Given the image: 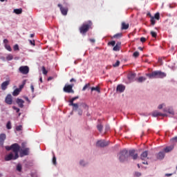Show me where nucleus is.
Listing matches in <instances>:
<instances>
[{
    "instance_id": "58836bf2",
    "label": "nucleus",
    "mask_w": 177,
    "mask_h": 177,
    "mask_svg": "<svg viewBox=\"0 0 177 177\" xmlns=\"http://www.w3.org/2000/svg\"><path fill=\"white\" fill-rule=\"evenodd\" d=\"M91 86V84L88 83L86 84L82 88V91H86L87 88H89Z\"/></svg>"
},
{
    "instance_id": "f3484780",
    "label": "nucleus",
    "mask_w": 177,
    "mask_h": 177,
    "mask_svg": "<svg viewBox=\"0 0 177 177\" xmlns=\"http://www.w3.org/2000/svg\"><path fill=\"white\" fill-rule=\"evenodd\" d=\"M156 156L157 160H162L164 159V157H165V153L162 151H160Z\"/></svg>"
},
{
    "instance_id": "aec40b11",
    "label": "nucleus",
    "mask_w": 177,
    "mask_h": 177,
    "mask_svg": "<svg viewBox=\"0 0 177 177\" xmlns=\"http://www.w3.org/2000/svg\"><path fill=\"white\" fill-rule=\"evenodd\" d=\"M128 28H129V24L122 22L121 30H128Z\"/></svg>"
},
{
    "instance_id": "0eeeda50",
    "label": "nucleus",
    "mask_w": 177,
    "mask_h": 177,
    "mask_svg": "<svg viewBox=\"0 0 177 177\" xmlns=\"http://www.w3.org/2000/svg\"><path fill=\"white\" fill-rule=\"evenodd\" d=\"M19 71L21 74L27 75L30 71V68L27 66H22L19 67Z\"/></svg>"
},
{
    "instance_id": "1a4fd4ad",
    "label": "nucleus",
    "mask_w": 177,
    "mask_h": 177,
    "mask_svg": "<svg viewBox=\"0 0 177 177\" xmlns=\"http://www.w3.org/2000/svg\"><path fill=\"white\" fill-rule=\"evenodd\" d=\"M129 156L133 158V160H137L138 159V153H136L135 149H131L129 151Z\"/></svg>"
},
{
    "instance_id": "338daca9",
    "label": "nucleus",
    "mask_w": 177,
    "mask_h": 177,
    "mask_svg": "<svg viewBox=\"0 0 177 177\" xmlns=\"http://www.w3.org/2000/svg\"><path fill=\"white\" fill-rule=\"evenodd\" d=\"M30 89H31L32 92H34V86L33 85L30 86Z\"/></svg>"
},
{
    "instance_id": "37998d69",
    "label": "nucleus",
    "mask_w": 177,
    "mask_h": 177,
    "mask_svg": "<svg viewBox=\"0 0 177 177\" xmlns=\"http://www.w3.org/2000/svg\"><path fill=\"white\" fill-rule=\"evenodd\" d=\"M108 45H111V46H115V41H111L109 42Z\"/></svg>"
},
{
    "instance_id": "864d4df0",
    "label": "nucleus",
    "mask_w": 177,
    "mask_h": 177,
    "mask_svg": "<svg viewBox=\"0 0 177 177\" xmlns=\"http://www.w3.org/2000/svg\"><path fill=\"white\" fill-rule=\"evenodd\" d=\"M29 42L30 45H33V46H35V40H29Z\"/></svg>"
},
{
    "instance_id": "49530a36",
    "label": "nucleus",
    "mask_w": 177,
    "mask_h": 177,
    "mask_svg": "<svg viewBox=\"0 0 177 177\" xmlns=\"http://www.w3.org/2000/svg\"><path fill=\"white\" fill-rule=\"evenodd\" d=\"M135 176H136V177L142 176V173H140L139 171H136L135 173Z\"/></svg>"
},
{
    "instance_id": "393cba45",
    "label": "nucleus",
    "mask_w": 177,
    "mask_h": 177,
    "mask_svg": "<svg viewBox=\"0 0 177 177\" xmlns=\"http://www.w3.org/2000/svg\"><path fill=\"white\" fill-rule=\"evenodd\" d=\"M14 12L16 13V15H21V12H23V10L21 8L15 9Z\"/></svg>"
},
{
    "instance_id": "2eb2a0df",
    "label": "nucleus",
    "mask_w": 177,
    "mask_h": 177,
    "mask_svg": "<svg viewBox=\"0 0 177 177\" xmlns=\"http://www.w3.org/2000/svg\"><path fill=\"white\" fill-rule=\"evenodd\" d=\"M16 103L21 109H23V107H24V100H23L22 99L17 98L16 100Z\"/></svg>"
},
{
    "instance_id": "4468645a",
    "label": "nucleus",
    "mask_w": 177,
    "mask_h": 177,
    "mask_svg": "<svg viewBox=\"0 0 177 177\" xmlns=\"http://www.w3.org/2000/svg\"><path fill=\"white\" fill-rule=\"evenodd\" d=\"M5 140H6V134L1 133L0 134V146H3V143H5Z\"/></svg>"
},
{
    "instance_id": "e433bc0d",
    "label": "nucleus",
    "mask_w": 177,
    "mask_h": 177,
    "mask_svg": "<svg viewBox=\"0 0 177 177\" xmlns=\"http://www.w3.org/2000/svg\"><path fill=\"white\" fill-rule=\"evenodd\" d=\"M78 107H79L78 104H75L73 105V110L74 111H77V110H78Z\"/></svg>"
},
{
    "instance_id": "39448f33",
    "label": "nucleus",
    "mask_w": 177,
    "mask_h": 177,
    "mask_svg": "<svg viewBox=\"0 0 177 177\" xmlns=\"http://www.w3.org/2000/svg\"><path fill=\"white\" fill-rule=\"evenodd\" d=\"M74 87V84H66L63 88L64 92L66 93H74V90L73 88Z\"/></svg>"
},
{
    "instance_id": "dca6fc26",
    "label": "nucleus",
    "mask_w": 177,
    "mask_h": 177,
    "mask_svg": "<svg viewBox=\"0 0 177 177\" xmlns=\"http://www.w3.org/2000/svg\"><path fill=\"white\" fill-rule=\"evenodd\" d=\"M147 156H149V153L147 152V151H145L141 153L140 159L142 160H149V158L147 157Z\"/></svg>"
},
{
    "instance_id": "0e129e2a",
    "label": "nucleus",
    "mask_w": 177,
    "mask_h": 177,
    "mask_svg": "<svg viewBox=\"0 0 177 177\" xmlns=\"http://www.w3.org/2000/svg\"><path fill=\"white\" fill-rule=\"evenodd\" d=\"M162 106H164V104H160L158 107V109H159L160 110H161V109H162Z\"/></svg>"
},
{
    "instance_id": "ddd939ff",
    "label": "nucleus",
    "mask_w": 177,
    "mask_h": 177,
    "mask_svg": "<svg viewBox=\"0 0 177 177\" xmlns=\"http://www.w3.org/2000/svg\"><path fill=\"white\" fill-rule=\"evenodd\" d=\"M9 84H10V80H7L6 82H3L1 84V86L2 91H6V89H8V86H9Z\"/></svg>"
},
{
    "instance_id": "c03bdc74",
    "label": "nucleus",
    "mask_w": 177,
    "mask_h": 177,
    "mask_svg": "<svg viewBox=\"0 0 177 177\" xmlns=\"http://www.w3.org/2000/svg\"><path fill=\"white\" fill-rule=\"evenodd\" d=\"M14 50H19V45L18 44H15L13 47Z\"/></svg>"
},
{
    "instance_id": "412c9836",
    "label": "nucleus",
    "mask_w": 177,
    "mask_h": 177,
    "mask_svg": "<svg viewBox=\"0 0 177 177\" xmlns=\"http://www.w3.org/2000/svg\"><path fill=\"white\" fill-rule=\"evenodd\" d=\"M172 150H174V145L167 147L164 149L165 153H169V151H172Z\"/></svg>"
},
{
    "instance_id": "6e6552de",
    "label": "nucleus",
    "mask_w": 177,
    "mask_h": 177,
    "mask_svg": "<svg viewBox=\"0 0 177 177\" xmlns=\"http://www.w3.org/2000/svg\"><path fill=\"white\" fill-rule=\"evenodd\" d=\"M16 155L13 153V152H10L8 155L6 156L5 160L6 161H10V160H17L15 158Z\"/></svg>"
},
{
    "instance_id": "20e7f679",
    "label": "nucleus",
    "mask_w": 177,
    "mask_h": 177,
    "mask_svg": "<svg viewBox=\"0 0 177 177\" xmlns=\"http://www.w3.org/2000/svg\"><path fill=\"white\" fill-rule=\"evenodd\" d=\"M11 148L12 153L15 155V158H17L19 157V151H20V145H19L17 143H15L11 145Z\"/></svg>"
},
{
    "instance_id": "f03ea898",
    "label": "nucleus",
    "mask_w": 177,
    "mask_h": 177,
    "mask_svg": "<svg viewBox=\"0 0 177 177\" xmlns=\"http://www.w3.org/2000/svg\"><path fill=\"white\" fill-rule=\"evenodd\" d=\"M147 77H149L151 80L153 78H165L167 73L160 71H155L151 73L147 74Z\"/></svg>"
},
{
    "instance_id": "bb28decb",
    "label": "nucleus",
    "mask_w": 177,
    "mask_h": 177,
    "mask_svg": "<svg viewBox=\"0 0 177 177\" xmlns=\"http://www.w3.org/2000/svg\"><path fill=\"white\" fill-rule=\"evenodd\" d=\"M6 60H8V62H10V60H13V55L12 54L8 55L6 57Z\"/></svg>"
},
{
    "instance_id": "f8f14e48",
    "label": "nucleus",
    "mask_w": 177,
    "mask_h": 177,
    "mask_svg": "<svg viewBox=\"0 0 177 177\" xmlns=\"http://www.w3.org/2000/svg\"><path fill=\"white\" fill-rule=\"evenodd\" d=\"M5 102L6 104H12L13 103V100L12 99V95L8 94L6 97Z\"/></svg>"
},
{
    "instance_id": "9d476101",
    "label": "nucleus",
    "mask_w": 177,
    "mask_h": 177,
    "mask_svg": "<svg viewBox=\"0 0 177 177\" xmlns=\"http://www.w3.org/2000/svg\"><path fill=\"white\" fill-rule=\"evenodd\" d=\"M58 8H59L60 10H61V13L64 15V16H66L67 12H68V8H64L63 6H62V4H58L57 5Z\"/></svg>"
},
{
    "instance_id": "8fccbe9b",
    "label": "nucleus",
    "mask_w": 177,
    "mask_h": 177,
    "mask_svg": "<svg viewBox=\"0 0 177 177\" xmlns=\"http://www.w3.org/2000/svg\"><path fill=\"white\" fill-rule=\"evenodd\" d=\"M13 110H15L17 113H19L20 111V109L16 107V106H12Z\"/></svg>"
},
{
    "instance_id": "a211bd4d",
    "label": "nucleus",
    "mask_w": 177,
    "mask_h": 177,
    "mask_svg": "<svg viewBox=\"0 0 177 177\" xmlns=\"http://www.w3.org/2000/svg\"><path fill=\"white\" fill-rule=\"evenodd\" d=\"M116 91L122 93V92H124V91H125V86H124L122 84H119L116 88Z\"/></svg>"
},
{
    "instance_id": "c85d7f7f",
    "label": "nucleus",
    "mask_w": 177,
    "mask_h": 177,
    "mask_svg": "<svg viewBox=\"0 0 177 177\" xmlns=\"http://www.w3.org/2000/svg\"><path fill=\"white\" fill-rule=\"evenodd\" d=\"M7 129H12V122L10 121H8L6 124Z\"/></svg>"
},
{
    "instance_id": "bf43d9fd",
    "label": "nucleus",
    "mask_w": 177,
    "mask_h": 177,
    "mask_svg": "<svg viewBox=\"0 0 177 177\" xmlns=\"http://www.w3.org/2000/svg\"><path fill=\"white\" fill-rule=\"evenodd\" d=\"M80 164V165H82L83 167H85V162L84 160H81Z\"/></svg>"
},
{
    "instance_id": "c756f323",
    "label": "nucleus",
    "mask_w": 177,
    "mask_h": 177,
    "mask_svg": "<svg viewBox=\"0 0 177 177\" xmlns=\"http://www.w3.org/2000/svg\"><path fill=\"white\" fill-rule=\"evenodd\" d=\"M151 24L152 26H154V24H156V18H154V17H151Z\"/></svg>"
},
{
    "instance_id": "5701e85b",
    "label": "nucleus",
    "mask_w": 177,
    "mask_h": 177,
    "mask_svg": "<svg viewBox=\"0 0 177 177\" xmlns=\"http://www.w3.org/2000/svg\"><path fill=\"white\" fill-rule=\"evenodd\" d=\"M135 77H136V74L135 73H130L128 75L129 81H133V80H135Z\"/></svg>"
},
{
    "instance_id": "de8ad7c7",
    "label": "nucleus",
    "mask_w": 177,
    "mask_h": 177,
    "mask_svg": "<svg viewBox=\"0 0 177 177\" xmlns=\"http://www.w3.org/2000/svg\"><path fill=\"white\" fill-rule=\"evenodd\" d=\"M53 164L54 165H56V164H57V162H56V156H53Z\"/></svg>"
},
{
    "instance_id": "c9c22d12",
    "label": "nucleus",
    "mask_w": 177,
    "mask_h": 177,
    "mask_svg": "<svg viewBox=\"0 0 177 177\" xmlns=\"http://www.w3.org/2000/svg\"><path fill=\"white\" fill-rule=\"evenodd\" d=\"M97 128L100 132H102V131L103 130V126L102 124H98L97 126Z\"/></svg>"
},
{
    "instance_id": "cd10ccee",
    "label": "nucleus",
    "mask_w": 177,
    "mask_h": 177,
    "mask_svg": "<svg viewBox=\"0 0 177 177\" xmlns=\"http://www.w3.org/2000/svg\"><path fill=\"white\" fill-rule=\"evenodd\" d=\"M120 46H118V44H116L113 48V50H114L115 52H118L120 50Z\"/></svg>"
},
{
    "instance_id": "5fc2aeb1",
    "label": "nucleus",
    "mask_w": 177,
    "mask_h": 177,
    "mask_svg": "<svg viewBox=\"0 0 177 177\" xmlns=\"http://www.w3.org/2000/svg\"><path fill=\"white\" fill-rule=\"evenodd\" d=\"M3 44H5V45H8V44H9V40H8L7 39H4Z\"/></svg>"
},
{
    "instance_id": "ea45409f",
    "label": "nucleus",
    "mask_w": 177,
    "mask_h": 177,
    "mask_svg": "<svg viewBox=\"0 0 177 177\" xmlns=\"http://www.w3.org/2000/svg\"><path fill=\"white\" fill-rule=\"evenodd\" d=\"M42 71L44 75H46V74H48V71H46V68H45V66H42Z\"/></svg>"
},
{
    "instance_id": "680f3d73",
    "label": "nucleus",
    "mask_w": 177,
    "mask_h": 177,
    "mask_svg": "<svg viewBox=\"0 0 177 177\" xmlns=\"http://www.w3.org/2000/svg\"><path fill=\"white\" fill-rule=\"evenodd\" d=\"M6 150H12V145L10 147H6Z\"/></svg>"
},
{
    "instance_id": "603ef678",
    "label": "nucleus",
    "mask_w": 177,
    "mask_h": 177,
    "mask_svg": "<svg viewBox=\"0 0 177 177\" xmlns=\"http://www.w3.org/2000/svg\"><path fill=\"white\" fill-rule=\"evenodd\" d=\"M74 104H75V103H74V101H73L72 100H69V106H74Z\"/></svg>"
},
{
    "instance_id": "473e14b6",
    "label": "nucleus",
    "mask_w": 177,
    "mask_h": 177,
    "mask_svg": "<svg viewBox=\"0 0 177 177\" xmlns=\"http://www.w3.org/2000/svg\"><path fill=\"white\" fill-rule=\"evenodd\" d=\"M153 17H154V19H156V20H160V12L156 13Z\"/></svg>"
},
{
    "instance_id": "a878e982",
    "label": "nucleus",
    "mask_w": 177,
    "mask_h": 177,
    "mask_svg": "<svg viewBox=\"0 0 177 177\" xmlns=\"http://www.w3.org/2000/svg\"><path fill=\"white\" fill-rule=\"evenodd\" d=\"M122 37V32L117 33L113 35V38L120 39Z\"/></svg>"
},
{
    "instance_id": "3c124183",
    "label": "nucleus",
    "mask_w": 177,
    "mask_h": 177,
    "mask_svg": "<svg viewBox=\"0 0 177 177\" xmlns=\"http://www.w3.org/2000/svg\"><path fill=\"white\" fill-rule=\"evenodd\" d=\"M77 111L79 115H82V110L81 109H77Z\"/></svg>"
},
{
    "instance_id": "f704fd0d",
    "label": "nucleus",
    "mask_w": 177,
    "mask_h": 177,
    "mask_svg": "<svg viewBox=\"0 0 177 177\" xmlns=\"http://www.w3.org/2000/svg\"><path fill=\"white\" fill-rule=\"evenodd\" d=\"M151 35L153 37V38H156L157 37V32L154 31H151Z\"/></svg>"
},
{
    "instance_id": "72a5a7b5",
    "label": "nucleus",
    "mask_w": 177,
    "mask_h": 177,
    "mask_svg": "<svg viewBox=\"0 0 177 177\" xmlns=\"http://www.w3.org/2000/svg\"><path fill=\"white\" fill-rule=\"evenodd\" d=\"M21 169H22L21 165L18 164L17 166V171H19V172H21Z\"/></svg>"
},
{
    "instance_id": "2f4dec72",
    "label": "nucleus",
    "mask_w": 177,
    "mask_h": 177,
    "mask_svg": "<svg viewBox=\"0 0 177 177\" xmlns=\"http://www.w3.org/2000/svg\"><path fill=\"white\" fill-rule=\"evenodd\" d=\"M16 131L18 132L20 131H23V126L22 125H19L16 127Z\"/></svg>"
},
{
    "instance_id": "4be33fe9",
    "label": "nucleus",
    "mask_w": 177,
    "mask_h": 177,
    "mask_svg": "<svg viewBox=\"0 0 177 177\" xmlns=\"http://www.w3.org/2000/svg\"><path fill=\"white\" fill-rule=\"evenodd\" d=\"M20 92H21V89L16 88L12 92V96H19V95H20Z\"/></svg>"
},
{
    "instance_id": "7c9ffc66",
    "label": "nucleus",
    "mask_w": 177,
    "mask_h": 177,
    "mask_svg": "<svg viewBox=\"0 0 177 177\" xmlns=\"http://www.w3.org/2000/svg\"><path fill=\"white\" fill-rule=\"evenodd\" d=\"M5 48L6 49H7V50H8L9 52H12V47H10V46H9V44H5Z\"/></svg>"
},
{
    "instance_id": "13d9d810",
    "label": "nucleus",
    "mask_w": 177,
    "mask_h": 177,
    "mask_svg": "<svg viewBox=\"0 0 177 177\" xmlns=\"http://www.w3.org/2000/svg\"><path fill=\"white\" fill-rule=\"evenodd\" d=\"M167 113H169V114H172L174 115V111L172 109H169Z\"/></svg>"
},
{
    "instance_id": "f257e3e1",
    "label": "nucleus",
    "mask_w": 177,
    "mask_h": 177,
    "mask_svg": "<svg viewBox=\"0 0 177 177\" xmlns=\"http://www.w3.org/2000/svg\"><path fill=\"white\" fill-rule=\"evenodd\" d=\"M92 21H88L87 22L84 23L80 28L79 31L82 35H85L91 28H92Z\"/></svg>"
},
{
    "instance_id": "09e8293b",
    "label": "nucleus",
    "mask_w": 177,
    "mask_h": 177,
    "mask_svg": "<svg viewBox=\"0 0 177 177\" xmlns=\"http://www.w3.org/2000/svg\"><path fill=\"white\" fill-rule=\"evenodd\" d=\"M32 177H38V174L37 172L31 173Z\"/></svg>"
},
{
    "instance_id": "a18cd8bd",
    "label": "nucleus",
    "mask_w": 177,
    "mask_h": 177,
    "mask_svg": "<svg viewBox=\"0 0 177 177\" xmlns=\"http://www.w3.org/2000/svg\"><path fill=\"white\" fill-rule=\"evenodd\" d=\"M113 66V67H118L120 66V61L118 60Z\"/></svg>"
},
{
    "instance_id": "052dcab7",
    "label": "nucleus",
    "mask_w": 177,
    "mask_h": 177,
    "mask_svg": "<svg viewBox=\"0 0 177 177\" xmlns=\"http://www.w3.org/2000/svg\"><path fill=\"white\" fill-rule=\"evenodd\" d=\"M25 99L26 102H28V103H31V101L30 100V99H28V97H26Z\"/></svg>"
},
{
    "instance_id": "423d86ee",
    "label": "nucleus",
    "mask_w": 177,
    "mask_h": 177,
    "mask_svg": "<svg viewBox=\"0 0 177 177\" xmlns=\"http://www.w3.org/2000/svg\"><path fill=\"white\" fill-rule=\"evenodd\" d=\"M110 145V141H106L104 140H100L97 142L96 146L97 147H106Z\"/></svg>"
},
{
    "instance_id": "774afa93",
    "label": "nucleus",
    "mask_w": 177,
    "mask_h": 177,
    "mask_svg": "<svg viewBox=\"0 0 177 177\" xmlns=\"http://www.w3.org/2000/svg\"><path fill=\"white\" fill-rule=\"evenodd\" d=\"M22 88H24V84L20 85L19 88L18 89H21V91Z\"/></svg>"
},
{
    "instance_id": "6e6d98bb",
    "label": "nucleus",
    "mask_w": 177,
    "mask_h": 177,
    "mask_svg": "<svg viewBox=\"0 0 177 177\" xmlns=\"http://www.w3.org/2000/svg\"><path fill=\"white\" fill-rule=\"evenodd\" d=\"M146 41H147V39H146L145 37H141V38H140V41H141V42H142V43H143V42H146Z\"/></svg>"
},
{
    "instance_id": "e2e57ef3",
    "label": "nucleus",
    "mask_w": 177,
    "mask_h": 177,
    "mask_svg": "<svg viewBox=\"0 0 177 177\" xmlns=\"http://www.w3.org/2000/svg\"><path fill=\"white\" fill-rule=\"evenodd\" d=\"M174 142H177V137H174L171 139Z\"/></svg>"
},
{
    "instance_id": "4d7b16f0",
    "label": "nucleus",
    "mask_w": 177,
    "mask_h": 177,
    "mask_svg": "<svg viewBox=\"0 0 177 177\" xmlns=\"http://www.w3.org/2000/svg\"><path fill=\"white\" fill-rule=\"evenodd\" d=\"M77 99H80V97L79 96L74 97L72 99H71V100L74 102L75 100H77Z\"/></svg>"
},
{
    "instance_id": "4c0bfd02",
    "label": "nucleus",
    "mask_w": 177,
    "mask_h": 177,
    "mask_svg": "<svg viewBox=\"0 0 177 177\" xmlns=\"http://www.w3.org/2000/svg\"><path fill=\"white\" fill-rule=\"evenodd\" d=\"M138 82H143V81H146V78L143 77H140L138 79Z\"/></svg>"
},
{
    "instance_id": "a19ab883",
    "label": "nucleus",
    "mask_w": 177,
    "mask_h": 177,
    "mask_svg": "<svg viewBox=\"0 0 177 177\" xmlns=\"http://www.w3.org/2000/svg\"><path fill=\"white\" fill-rule=\"evenodd\" d=\"M82 106L83 107V109H84L85 110H88L89 109V106H88L86 105V104H82Z\"/></svg>"
},
{
    "instance_id": "69168bd1",
    "label": "nucleus",
    "mask_w": 177,
    "mask_h": 177,
    "mask_svg": "<svg viewBox=\"0 0 177 177\" xmlns=\"http://www.w3.org/2000/svg\"><path fill=\"white\" fill-rule=\"evenodd\" d=\"M70 82H76V80L74 78L71 79Z\"/></svg>"
},
{
    "instance_id": "7ed1b4c3",
    "label": "nucleus",
    "mask_w": 177,
    "mask_h": 177,
    "mask_svg": "<svg viewBox=\"0 0 177 177\" xmlns=\"http://www.w3.org/2000/svg\"><path fill=\"white\" fill-rule=\"evenodd\" d=\"M118 156L120 162H124V161H127V160H128V150L123 149L119 153Z\"/></svg>"
},
{
    "instance_id": "6ab92c4d",
    "label": "nucleus",
    "mask_w": 177,
    "mask_h": 177,
    "mask_svg": "<svg viewBox=\"0 0 177 177\" xmlns=\"http://www.w3.org/2000/svg\"><path fill=\"white\" fill-rule=\"evenodd\" d=\"M152 115H153V117H158V116L165 117V115H165L164 113H161L156 111L153 112Z\"/></svg>"
},
{
    "instance_id": "9b49d317",
    "label": "nucleus",
    "mask_w": 177,
    "mask_h": 177,
    "mask_svg": "<svg viewBox=\"0 0 177 177\" xmlns=\"http://www.w3.org/2000/svg\"><path fill=\"white\" fill-rule=\"evenodd\" d=\"M28 154H30L29 148H25L24 149H22L20 152L21 157H24V156H28Z\"/></svg>"
},
{
    "instance_id": "b1692460",
    "label": "nucleus",
    "mask_w": 177,
    "mask_h": 177,
    "mask_svg": "<svg viewBox=\"0 0 177 177\" xmlns=\"http://www.w3.org/2000/svg\"><path fill=\"white\" fill-rule=\"evenodd\" d=\"M93 91H96V92L100 93V87H99V86H97L96 87H91V92H93Z\"/></svg>"
},
{
    "instance_id": "79ce46f5",
    "label": "nucleus",
    "mask_w": 177,
    "mask_h": 177,
    "mask_svg": "<svg viewBox=\"0 0 177 177\" xmlns=\"http://www.w3.org/2000/svg\"><path fill=\"white\" fill-rule=\"evenodd\" d=\"M133 57H139V52L138 51H136L133 53Z\"/></svg>"
}]
</instances>
